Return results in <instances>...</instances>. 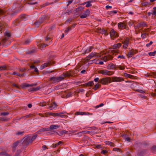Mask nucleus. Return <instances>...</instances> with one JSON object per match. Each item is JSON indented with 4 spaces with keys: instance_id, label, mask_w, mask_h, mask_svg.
<instances>
[{
    "instance_id": "64",
    "label": "nucleus",
    "mask_w": 156,
    "mask_h": 156,
    "mask_svg": "<svg viewBox=\"0 0 156 156\" xmlns=\"http://www.w3.org/2000/svg\"><path fill=\"white\" fill-rule=\"evenodd\" d=\"M151 150L153 151H156V146H154L151 148Z\"/></svg>"
},
{
    "instance_id": "48",
    "label": "nucleus",
    "mask_w": 156,
    "mask_h": 156,
    "mask_svg": "<svg viewBox=\"0 0 156 156\" xmlns=\"http://www.w3.org/2000/svg\"><path fill=\"white\" fill-rule=\"evenodd\" d=\"M154 10L152 11V15H156V7H154L153 8Z\"/></svg>"
},
{
    "instance_id": "57",
    "label": "nucleus",
    "mask_w": 156,
    "mask_h": 156,
    "mask_svg": "<svg viewBox=\"0 0 156 156\" xmlns=\"http://www.w3.org/2000/svg\"><path fill=\"white\" fill-rule=\"evenodd\" d=\"M0 119L1 120L3 121H6L7 120V119L5 118L4 117H0Z\"/></svg>"
},
{
    "instance_id": "13",
    "label": "nucleus",
    "mask_w": 156,
    "mask_h": 156,
    "mask_svg": "<svg viewBox=\"0 0 156 156\" xmlns=\"http://www.w3.org/2000/svg\"><path fill=\"white\" fill-rule=\"evenodd\" d=\"M76 115H92V113H90L89 112H76L75 113Z\"/></svg>"
},
{
    "instance_id": "39",
    "label": "nucleus",
    "mask_w": 156,
    "mask_h": 156,
    "mask_svg": "<svg viewBox=\"0 0 156 156\" xmlns=\"http://www.w3.org/2000/svg\"><path fill=\"white\" fill-rule=\"evenodd\" d=\"M24 131L18 132L16 133V135L22 136L24 133Z\"/></svg>"
},
{
    "instance_id": "3",
    "label": "nucleus",
    "mask_w": 156,
    "mask_h": 156,
    "mask_svg": "<svg viewBox=\"0 0 156 156\" xmlns=\"http://www.w3.org/2000/svg\"><path fill=\"white\" fill-rule=\"evenodd\" d=\"M111 79L110 77H106L105 78H103L100 80L99 82L104 85L107 84L108 83H110L111 82Z\"/></svg>"
},
{
    "instance_id": "29",
    "label": "nucleus",
    "mask_w": 156,
    "mask_h": 156,
    "mask_svg": "<svg viewBox=\"0 0 156 156\" xmlns=\"http://www.w3.org/2000/svg\"><path fill=\"white\" fill-rule=\"evenodd\" d=\"M20 7V5L16 3V2H14L13 3V5L12 6V9H15L17 8H19Z\"/></svg>"
},
{
    "instance_id": "34",
    "label": "nucleus",
    "mask_w": 156,
    "mask_h": 156,
    "mask_svg": "<svg viewBox=\"0 0 156 156\" xmlns=\"http://www.w3.org/2000/svg\"><path fill=\"white\" fill-rule=\"evenodd\" d=\"M129 44V41H126L124 42V45H123V47L124 48H126L128 46Z\"/></svg>"
},
{
    "instance_id": "2",
    "label": "nucleus",
    "mask_w": 156,
    "mask_h": 156,
    "mask_svg": "<svg viewBox=\"0 0 156 156\" xmlns=\"http://www.w3.org/2000/svg\"><path fill=\"white\" fill-rule=\"evenodd\" d=\"M49 17L46 15H42L37 21L34 22V24L36 27H38L44 20L49 19Z\"/></svg>"
},
{
    "instance_id": "56",
    "label": "nucleus",
    "mask_w": 156,
    "mask_h": 156,
    "mask_svg": "<svg viewBox=\"0 0 156 156\" xmlns=\"http://www.w3.org/2000/svg\"><path fill=\"white\" fill-rule=\"evenodd\" d=\"M0 155H5L6 156H9V155L8 154L5 152H2L0 153Z\"/></svg>"
},
{
    "instance_id": "47",
    "label": "nucleus",
    "mask_w": 156,
    "mask_h": 156,
    "mask_svg": "<svg viewBox=\"0 0 156 156\" xmlns=\"http://www.w3.org/2000/svg\"><path fill=\"white\" fill-rule=\"evenodd\" d=\"M105 70H100L98 71V73H99L103 75H105Z\"/></svg>"
},
{
    "instance_id": "15",
    "label": "nucleus",
    "mask_w": 156,
    "mask_h": 156,
    "mask_svg": "<svg viewBox=\"0 0 156 156\" xmlns=\"http://www.w3.org/2000/svg\"><path fill=\"white\" fill-rule=\"evenodd\" d=\"M19 142L20 141H17L13 143L12 148V150L14 152L16 150V148L17 147V146L18 145Z\"/></svg>"
},
{
    "instance_id": "12",
    "label": "nucleus",
    "mask_w": 156,
    "mask_h": 156,
    "mask_svg": "<svg viewBox=\"0 0 156 156\" xmlns=\"http://www.w3.org/2000/svg\"><path fill=\"white\" fill-rule=\"evenodd\" d=\"M110 34L111 37H113V38L116 37H117V34L116 33L115 31L113 29H112L110 32Z\"/></svg>"
},
{
    "instance_id": "30",
    "label": "nucleus",
    "mask_w": 156,
    "mask_h": 156,
    "mask_svg": "<svg viewBox=\"0 0 156 156\" xmlns=\"http://www.w3.org/2000/svg\"><path fill=\"white\" fill-rule=\"evenodd\" d=\"M21 21V20L19 19H16L15 20L13 23L15 26H16L18 23H19Z\"/></svg>"
},
{
    "instance_id": "36",
    "label": "nucleus",
    "mask_w": 156,
    "mask_h": 156,
    "mask_svg": "<svg viewBox=\"0 0 156 156\" xmlns=\"http://www.w3.org/2000/svg\"><path fill=\"white\" fill-rule=\"evenodd\" d=\"M83 133L84 134L87 133H89V131H84L81 132H79L77 133V134L79 135L81 133Z\"/></svg>"
},
{
    "instance_id": "61",
    "label": "nucleus",
    "mask_w": 156,
    "mask_h": 156,
    "mask_svg": "<svg viewBox=\"0 0 156 156\" xmlns=\"http://www.w3.org/2000/svg\"><path fill=\"white\" fill-rule=\"evenodd\" d=\"M48 114L51 116H52L54 117H55V113H52V112H48Z\"/></svg>"
},
{
    "instance_id": "59",
    "label": "nucleus",
    "mask_w": 156,
    "mask_h": 156,
    "mask_svg": "<svg viewBox=\"0 0 156 156\" xmlns=\"http://www.w3.org/2000/svg\"><path fill=\"white\" fill-rule=\"evenodd\" d=\"M30 42V40L29 39H27L25 41L24 44H28Z\"/></svg>"
},
{
    "instance_id": "35",
    "label": "nucleus",
    "mask_w": 156,
    "mask_h": 156,
    "mask_svg": "<svg viewBox=\"0 0 156 156\" xmlns=\"http://www.w3.org/2000/svg\"><path fill=\"white\" fill-rule=\"evenodd\" d=\"M99 130H98V131L96 132L94 131H89V133L91 135H94L95 134H97V132L99 133L100 132Z\"/></svg>"
},
{
    "instance_id": "1",
    "label": "nucleus",
    "mask_w": 156,
    "mask_h": 156,
    "mask_svg": "<svg viewBox=\"0 0 156 156\" xmlns=\"http://www.w3.org/2000/svg\"><path fill=\"white\" fill-rule=\"evenodd\" d=\"M37 136V135L35 134L32 136L31 138L29 136L25 137L22 140H23V144L26 145H28L29 143L32 142L36 138Z\"/></svg>"
},
{
    "instance_id": "43",
    "label": "nucleus",
    "mask_w": 156,
    "mask_h": 156,
    "mask_svg": "<svg viewBox=\"0 0 156 156\" xmlns=\"http://www.w3.org/2000/svg\"><path fill=\"white\" fill-rule=\"evenodd\" d=\"M99 86V84L97 83L95 85L94 87L93 88V89L94 90H96L98 88Z\"/></svg>"
},
{
    "instance_id": "21",
    "label": "nucleus",
    "mask_w": 156,
    "mask_h": 156,
    "mask_svg": "<svg viewBox=\"0 0 156 156\" xmlns=\"http://www.w3.org/2000/svg\"><path fill=\"white\" fill-rule=\"evenodd\" d=\"M114 72L112 71H108V70H105V75L110 76L113 74Z\"/></svg>"
},
{
    "instance_id": "7",
    "label": "nucleus",
    "mask_w": 156,
    "mask_h": 156,
    "mask_svg": "<svg viewBox=\"0 0 156 156\" xmlns=\"http://www.w3.org/2000/svg\"><path fill=\"white\" fill-rule=\"evenodd\" d=\"M90 14V11L89 9H87L85 11L83 14L80 16L81 18H86Z\"/></svg>"
},
{
    "instance_id": "42",
    "label": "nucleus",
    "mask_w": 156,
    "mask_h": 156,
    "mask_svg": "<svg viewBox=\"0 0 156 156\" xmlns=\"http://www.w3.org/2000/svg\"><path fill=\"white\" fill-rule=\"evenodd\" d=\"M148 34H147L146 33H145L142 34H141V37L143 38H145V37H146V35H147L148 36Z\"/></svg>"
},
{
    "instance_id": "63",
    "label": "nucleus",
    "mask_w": 156,
    "mask_h": 156,
    "mask_svg": "<svg viewBox=\"0 0 156 156\" xmlns=\"http://www.w3.org/2000/svg\"><path fill=\"white\" fill-rule=\"evenodd\" d=\"M47 46H48V45L47 44H41L40 47L41 48H43L44 47H46Z\"/></svg>"
},
{
    "instance_id": "20",
    "label": "nucleus",
    "mask_w": 156,
    "mask_h": 156,
    "mask_svg": "<svg viewBox=\"0 0 156 156\" xmlns=\"http://www.w3.org/2000/svg\"><path fill=\"white\" fill-rule=\"evenodd\" d=\"M94 84V82L93 81H90L87 83L84 84L83 85L84 86H91Z\"/></svg>"
},
{
    "instance_id": "17",
    "label": "nucleus",
    "mask_w": 156,
    "mask_h": 156,
    "mask_svg": "<svg viewBox=\"0 0 156 156\" xmlns=\"http://www.w3.org/2000/svg\"><path fill=\"white\" fill-rule=\"evenodd\" d=\"M41 87L40 86H38L36 87H32L30 88L28 90V91H36L40 89Z\"/></svg>"
},
{
    "instance_id": "26",
    "label": "nucleus",
    "mask_w": 156,
    "mask_h": 156,
    "mask_svg": "<svg viewBox=\"0 0 156 156\" xmlns=\"http://www.w3.org/2000/svg\"><path fill=\"white\" fill-rule=\"evenodd\" d=\"M67 132H68L67 131H66L65 130H63L61 131H60L59 132V133H58L57 132H56V133L57 134L61 136L64 133L66 134L67 133Z\"/></svg>"
},
{
    "instance_id": "52",
    "label": "nucleus",
    "mask_w": 156,
    "mask_h": 156,
    "mask_svg": "<svg viewBox=\"0 0 156 156\" xmlns=\"http://www.w3.org/2000/svg\"><path fill=\"white\" fill-rule=\"evenodd\" d=\"M95 147L98 149H101L102 148L101 145H95Z\"/></svg>"
},
{
    "instance_id": "40",
    "label": "nucleus",
    "mask_w": 156,
    "mask_h": 156,
    "mask_svg": "<svg viewBox=\"0 0 156 156\" xmlns=\"http://www.w3.org/2000/svg\"><path fill=\"white\" fill-rule=\"evenodd\" d=\"M34 85L32 84H29L27 83H25L23 84V86L26 87H30L33 86Z\"/></svg>"
},
{
    "instance_id": "60",
    "label": "nucleus",
    "mask_w": 156,
    "mask_h": 156,
    "mask_svg": "<svg viewBox=\"0 0 156 156\" xmlns=\"http://www.w3.org/2000/svg\"><path fill=\"white\" fill-rule=\"evenodd\" d=\"M73 0H69L68 1V4H67V8H68V6H69V5L71 4V3H72V2H73Z\"/></svg>"
},
{
    "instance_id": "28",
    "label": "nucleus",
    "mask_w": 156,
    "mask_h": 156,
    "mask_svg": "<svg viewBox=\"0 0 156 156\" xmlns=\"http://www.w3.org/2000/svg\"><path fill=\"white\" fill-rule=\"evenodd\" d=\"M84 8L82 7H79L77 8H76L75 9H74V11L75 12H78V11H81V10H83Z\"/></svg>"
},
{
    "instance_id": "41",
    "label": "nucleus",
    "mask_w": 156,
    "mask_h": 156,
    "mask_svg": "<svg viewBox=\"0 0 156 156\" xmlns=\"http://www.w3.org/2000/svg\"><path fill=\"white\" fill-rule=\"evenodd\" d=\"M156 53V51H154L153 52H150L148 54L150 56H154Z\"/></svg>"
},
{
    "instance_id": "18",
    "label": "nucleus",
    "mask_w": 156,
    "mask_h": 156,
    "mask_svg": "<svg viewBox=\"0 0 156 156\" xmlns=\"http://www.w3.org/2000/svg\"><path fill=\"white\" fill-rule=\"evenodd\" d=\"M147 151L145 150H141L137 154L139 156H142L144 154H145L146 153Z\"/></svg>"
},
{
    "instance_id": "50",
    "label": "nucleus",
    "mask_w": 156,
    "mask_h": 156,
    "mask_svg": "<svg viewBox=\"0 0 156 156\" xmlns=\"http://www.w3.org/2000/svg\"><path fill=\"white\" fill-rule=\"evenodd\" d=\"M21 152V151L20 150H18L17 151L16 153L15 156H19L20 153Z\"/></svg>"
},
{
    "instance_id": "22",
    "label": "nucleus",
    "mask_w": 156,
    "mask_h": 156,
    "mask_svg": "<svg viewBox=\"0 0 156 156\" xmlns=\"http://www.w3.org/2000/svg\"><path fill=\"white\" fill-rule=\"evenodd\" d=\"M121 45V44L120 43L116 44H114L112 48L113 49H117L120 48Z\"/></svg>"
},
{
    "instance_id": "16",
    "label": "nucleus",
    "mask_w": 156,
    "mask_h": 156,
    "mask_svg": "<svg viewBox=\"0 0 156 156\" xmlns=\"http://www.w3.org/2000/svg\"><path fill=\"white\" fill-rule=\"evenodd\" d=\"M118 27L120 28L126 29V25L122 23H119L118 24Z\"/></svg>"
},
{
    "instance_id": "33",
    "label": "nucleus",
    "mask_w": 156,
    "mask_h": 156,
    "mask_svg": "<svg viewBox=\"0 0 156 156\" xmlns=\"http://www.w3.org/2000/svg\"><path fill=\"white\" fill-rule=\"evenodd\" d=\"M20 20H24L26 18L27 16L25 14H23L20 16Z\"/></svg>"
},
{
    "instance_id": "9",
    "label": "nucleus",
    "mask_w": 156,
    "mask_h": 156,
    "mask_svg": "<svg viewBox=\"0 0 156 156\" xmlns=\"http://www.w3.org/2000/svg\"><path fill=\"white\" fill-rule=\"evenodd\" d=\"M97 31L102 34H104L105 35H108V33L106 30L103 29H101V28H98Z\"/></svg>"
},
{
    "instance_id": "51",
    "label": "nucleus",
    "mask_w": 156,
    "mask_h": 156,
    "mask_svg": "<svg viewBox=\"0 0 156 156\" xmlns=\"http://www.w3.org/2000/svg\"><path fill=\"white\" fill-rule=\"evenodd\" d=\"M4 34L5 36H7L8 37H10L11 36V34L9 33L8 32H5L4 33Z\"/></svg>"
},
{
    "instance_id": "55",
    "label": "nucleus",
    "mask_w": 156,
    "mask_h": 156,
    "mask_svg": "<svg viewBox=\"0 0 156 156\" xmlns=\"http://www.w3.org/2000/svg\"><path fill=\"white\" fill-rule=\"evenodd\" d=\"M34 50H31L30 51H29L26 52V53L27 54H30L34 53Z\"/></svg>"
},
{
    "instance_id": "37",
    "label": "nucleus",
    "mask_w": 156,
    "mask_h": 156,
    "mask_svg": "<svg viewBox=\"0 0 156 156\" xmlns=\"http://www.w3.org/2000/svg\"><path fill=\"white\" fill-rule=\"evenodd\" d=\"M147 25L146 23H141L138 24V26L139 27L141 26L145 27Z\"/></svg>"
},
{
    "instance_id": "5",
    "label": "nucleus",
    "mask_w": 156,
    "mask_h": 156,
    "mask_svg": "<svg viewBox=\"0 0 156 156\" xmlns=\"http://www.w3.org/2000/svg\"><path fill=\"white\" fill-rule=\"evenodd\" d=\"M94 56L96 58H98L99 56L98 55V54L97 53L95 52L91 53L88 56L86 57V61H88L92 58Z\"/></svg>"
},
{
    "instance_id": "27",
    "label": "nucleus",
    "mask_w": 156,
    "mask_h": 156,
    "mask_svg": "<svg viewBox=\"0 0 156 156\" xmlns=\"http://www.w3.org/2000/svg\"><path fill=\"white\" fill-rule=\"evenodd\" d=\"M65 113V112H60L59 113H55V116H60L61 117H64L65 116V115H61L60 114H63Z\"/></svg>"
},
{
    "instance_id": "24",
    "label": "nucleus",
    "mask_w": 156,
    "mask_h": 156,
    "mask_svg": "<svg viewBox=\"0 0 156 156\" xmlns=\"http://www.w3.org/2000/svg\"><path fill=\"white\" fill-rule=\"evenodd\" d=\"M91 2L90 1L87 2L83 4V5L86 4V7L87 8L89 7L92 6V5L90 4Z\"/></svg>"
},
{
    "instance_id": "23",
    "label": "nucleus",
    "mask_w": 156,
    "mask_h": 156,
    "mask_svg": "<svg viewBox=\"0 0 156 156\" xmlns=\"http://www.w3.org/2000/svg\"><path fill=\"white\" fill-rule=\"evenodd\" d=\"M63 76L64 77H70L73 76V75L69 71L67 72L66 73H64L62 74Z\"/></svg>"
},
{
    "instance_id": "62",
    "label": "nucleus",
    "mask_w": 156,
    "mask_h": 156,
    "mask_svg": "<svg viewBox=\"0 0 156 156\" xmlns=\"http://www.w3.org/2000/svg\"><path fill=\"white\" fill-rule=\"evenodd\" d=\"M108 60L111 59L113 58V57L110 55H108L107 56Z\"/></svg>"
},
{
    "instance_id": "32",
    "label": "nucleus",
    "mask_w": 156,
    "mask_h": 156,
    "mask_svg": "<svg viewBox=\"0 0 156 156\" xmlns=\"http://www.w3.org/2000/svg\"><path fill=\"white\" fill-rule=\"evenodd\" d=\"M124 75L125 77L130 78H132L134 77L133 76L126 73H124Z\"/></svg>"
},
{
    "instance_id": "46",
    "label": "nucleus",
    "mask_w": 156,
    "mask_h": 156,
    "mask_svg": "<svg viewBox=\"0 0 156 156\" xmlns=\"http://www.w3.org/2000/svg\"><path fill=\"white\" fill-rule=\"evenodd\" d=\"M19 11V10H17L15 11H13L11 13V15L12 16L14 15L16 13H18Z\"/></svg>"
},
{
    "instance_id": "11",
    "label": "nucleus",
    "mask_w": 156,
    "mask_h": 156,
    "mask_svg": "<svg viewBox=\"0 0 156 156\" xmlns=\"http://www.w3.org/2000/svg\"><path fill=\"white\" fill-rule=\"evenodd\" d=\"M60 127V126L58 125H51L49 128V131L54 130L55 129L58 128Z\"/></svg>"
},
{
    "instance_id": "6",
    "label": "nucleus",
    "mask_w": 156,
    "mask_h": 156,
    "mask_svg": "<svg viewBox=\"0 0 156 156\" xmlns=\"http://www.w3.org/2000/svg\"><path fill=\"white\" fill-rule=\"evenodd\" d=\"M54 63V62L52 61H48L47 63H44L41 66L40 69H42Z\"/></svg>"
},
{
    "instance_id": "14",
    "label": "nucleus",
    "mask_w": 156,
    "mask_h": 156,
    "mask_svg": "<svg viewBox=\"0 0 156 156\" xmlns=\"http://www.w3.org/2000/svg\"><path fill=\"white\" fill-rule=\"evenodd\" d=\"M135 53V51L133 49L131 50L130 51L128 52L127 56L128 58L132 57Z\"/></svg>"
},
{
    "instance_id": "45",
    "label": "nucleus",
    "mask_w": 156,
    "mask_h": 156,
    "mask_svg": "<svg viewBox=\"0 0 156 156\" xmlns=\"http://www.w3.org/2000/svg\"><path fill=\"white\" fill-rule=\"evenodd\" d=\"M117 13V11L115 10L109 12V14L110 15H113Z\"/></svg>"
},
{
    "instance_id": "19",
    "label": "nucleus",
    "mask_w": 156,
    "mask_h": 156,
    "mask_svg": "<svg viewBox=\"0 0 156 156\" xmlns=\"http://www.w3.org/2000/svg\"><path fill=\"white\" fill-rule=\"evenodd\" d=\"M107 67L108 69H116V68L115 66L112 64H108Z\"/></svg>"
},
{
    "instance_id": "4",
    "label": "nucleus",
    "mask_w": 156,
    "mask_h": 156,
    "mask_svg": "<svg viewBox=\"0 0 156 156\" xmlns=\"http://www.w3.org/2000/svg\"><path fill=\"white\" fill-rule=\"evenodd\" d=\"M64 79V77L62 76L59 77H53L49 78V79L51 80H52L54 83L58 82Z\"/></svg>"
},
{
    "instance_id": "31",
    "label": "nucleus",
    "mask_w": 156,
    "mask_h": 156,
    "mask_svg": "<svg viewBox=\"0 0 156 156\" xmlns=\"http://www.w3.org/2000/svg\"><path fill=\"white\" fill-rule=\"evenodd\" d=\"M93 48L92 47H90L88 49L86 50L83 53L84 54L86 53H89L91 51V49Z\"/></svg>"
},
{
    "instance_id": "58",
    "label": "nucleus",
    "mask_w": 156,
    "mask_h": 156,
    "mask_svg": "<svg viewBox=\"0 0 156 156\" xmlns=\"http://www.w3.org/2000/svg\"><path fill=\"white\" fill-rule=\"evenodd\" d=\"M61 86H60L57 85L54 87V89L55 90H58L61 88Z\"/></svg>"
},
{
    "instance_id": "54",
    "label": "nucleus",
    "mask_w": 156,
    "mask_h": 156,
    "mask_svg": "<svg viewBox=\"0 0 156 156\" xmlns=\"http://www.w3.org/2000/svg\"><path fill=\"white\" fill-rule=\"evenodd\" d=\"M71 27H69L65 31V33H67V32L68 31H69V30H71Z\"/></svg>"
},
{
    "instance_id": "25",
    "label": "nucleus",
    "mask_w": 156,
    "mask_h": 156,
    "mask_svg": "<svg viewBox=\"0 0 156 156\" xmlns=\"http://www.w3.org/2000/svg\"><path fill=\"white\" fill-rule=\"evenodd\" d=\"M49 129L48 128H42L39 130L37 133L42 132L45 131H49Z\"/></svg>"
},
{
    "instance_id": "44",
    "label": "nucleus",
    "mask_w": 156,
    "mask_h": 156,
    "mask_svg": "<svg viewBox=\"0 0 156 156\" xmlns=\"http://www.w3.org/2000/svg\"><path fill=\"white\" fill-rule=\"evenodd\" d=\"M72 9H68L66 10L65 13H67L68 15H69L72 12Z\"/></svg>"
},
{
    "instance_id": "38",
    "label": "nucleus",
    "mask_w": 156,
    "mask_h": 156,
    "mask_svg": "<svg viewBox=\"0 0 156 156\" xmlns=\"http://www.w3.org/2000/svg\"><path fill=\"white\" fill-rule=\"evenodd\" d=\"M142 4L144 6H147L150 4V3L149 2H144L142 3Z\"/></svg>"
},
{
    "instance_id": "53",
    "label": "nucleus",
    "mask_w": 156,
    "mask_h": 156,
    "mask_svg": "<svg viewBox=\"0 0 156 156\" xmlns=\"http://www.w3.org/2000/svg\"><path fill=\"white\" fill-rule=\"evenodd\" d=\"M55 28V25H53L49 29H48V30L49 31H51V30H53Z\"/></svg>"
},
{
    "instance_id": "8",
    "label": "nucleus",
    "mask_w": 156,
    "mask_h": 156,
    "mask_svg": "<svg viewBox=\"0 0 156 156\" xmlns=\"http://www.w3.org/2000/svg\"><path fill=\"white\" fill-rule=\"evenodd\" d=\"M124 81L123 78L120 77H112V81L113 82H120L121 81Z\"/></svg>"
},
{
    "instance_id": "10",
    "label": "nucleus",
    "mask_w": 156,
    "mask_h": 156,
    "mask_svg": "<svg viewBox=\"0 0 156 156\" xmlns=\"http://www.w3.org/2000/svg\"><path fill=\"white\" fill-rule=\"evenodd\" d=\"M49 108H50V110H52L53 109L57 108V105L56 103L54 102L53 103H51L48 104Z\"/></svg>"
},
{
    "instance_id": "49",
    "label": "nucleus",
    "mask_w": 156,
    "mask_h": 156,
    "mask_svg": "<svg viewBox=\"0 0 156 156\" xmlns=\"http://www.w3.org/2000/svg\"><path fill=\"white\" fill-rule=\"evenodd\" d=\"M9 113L8 112H4L1 113V115H3L4 116H5L9 114Z\"/></svg>"
}]
</instances>
